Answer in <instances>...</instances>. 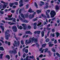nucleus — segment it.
<instances>
[{
    "mask_svg": "<svg viewBox=\"0 0 60 60\" xmlns=\"http://www.w3.org/2000/svg\"><path fill=\"white\" fill-rule=\"evenodd\" d=\"M4 11H0V13L1 14H4Z\"/></svg>",
    "mask_w": 60,
    "mask_h": 60,
    "instance_id": "09e8293b",
    "label": "nucleus"
},
{
    "mask_svg": "<svg viewBox=\"0 0 60 60\" xmlns=\"http://www.w3.org/2000/svg\"><path fill=\"white\" fill-rule=\"evenodd\" d=\"M22 26L23 27V29L24 30H26V24H22Z\"/></svg>",
    "mask_w": 60,
    "mask_h": 60,
    "instance_id": "423d86ee",
    "label": "nucleus"
},
{
    "mask_svg": "<svg viewBox=\"0 0 60 60\" xmlns=\"http://www.w3.org/2000/svg\"><path fill=\"white\" fill-rule=\"evenodd\" d=\"M52 32H53V33H54L55 32V29H52Z\"/></svg>",
    "mask_w": 60,
    "mask_h": 60,
    "instance_id": "6e6d98bb",
    "label": "nucleus"
},
{
    "mask_svg": "<svg viewBox=\"0 0 60 60\" xmlns=\"http://www.w3.org/2000/svg\"><path fill=\"white\" fill-rule=\"evenodd\" d=\"M54 43H57V41H56V40H55V41H54Z\"/></svg>",
    "mask_w": 60,
    "mask_h": 60,
    "instance_id": "0e129e2a",
    "label": "nucleus"
},
{
    "mask_svg": "<svg viewBox=\"0 0 60 60\" xmlns=\"http://www.w3.org/2000/svg\"><path fill=\"white\" fill-rule=\"evenodd\" d=\"M19 19H20L21 20H22V18H21V17H20V15H19Z\"/></svg>",
    "mask_w": 60,
    "mask_h": 60,
    "instance_id": "4c0bfd02",
    "label": "nucleus"
},
{
    "mask_svg": "<svg viewBox=\"0 0 60 60\" xmlns=\"http://www.w3.org/2000/svg\"><path fill=\"white\" fill-rule=\"evenodd\" d=\"M11 13H14V12H15V10H12L11 11Z\"/></svg>",
    "mask_w": 60,
    "mask_h": 60,
    "instance_id": "bf43d9fd",
    "label": "nucleus"
},
{
    "mask_svg": "<svg viewBox=\"0 0 60 60\" xmlns=\"http://www.w3.org/2000/svg\"><path fill=\"white\" fill-rule=\"evenodd\" d=\"M54 45V44H52L51 43H49V47H52V46H53Z\"/></svg>",
    "mask_w": 60,
    "mask_h": 60,
    "instance_id": "5701e85b",
    "label": "nucleus"
},
{
    "mask_svg": "<svg viewBox=\"0 0 60 60\" xmlns=\"http://www.w3.org/2000/svg\"><path fill=\"white\" fill-rule=\"evenodd\" d=\"M7 7V5L5 4H4L3 6V9H5V8Z\"/></svg>",
    "mask_w": 60,
    "mask_h": 60,
    "instance_id": "412c9836",
    "label": "nucleus"
},
{
    "mask_svg": "<svg viewBox=\"0 0 60 60\" xmlns=\"http://www.w3.org/2000/svg\"><path fill=\"white\" fill-rule=\"evenodd\" d=\"M13 19V18H9V20H12Z\"/></svg>",
    "mask_w": 60,
    "mask_h": 60,
    "instance_id": "5fc2aeb1",
    "label": "nucleus"
},
{
    "mask_svg": "<svg viewBox=\"0 0 60 60\" xmlns=\"http://www.w3.org/2000/svg\"><path fill=\"white\" fill-rule=\"evenodd\" d=\"M18 55L19 56H20V52H18Z\"/></svg>",
    "mask_w": 60,
    "mask_h": 60,
    "instance_id": "680f3d73",
    "label": "nucleus"
},
{
    "mask_svg": "<svg viewBox=\"0 0 60 60\" xmlns=\"http://www.w3.org/2000/svg\"><path fill=\"white\" fill-rule=\"evenodd\" d=\"M36 14V12H34V14H32V15L30 14L29 15V18L30 19H33L34 18V16L35 14Z\"/></svg>",
    "mask_w": 60,
    "mask_h": 60,
    "instance_id": "20e7f679",
    "label": "nucleus"
},
{
    "mask_svg": "<svg viewBox=\"0 0 60 60\" xmlns=\"http://www.w3.org/2000/svg\"><path fill=\"white\" fill-rule=\"evenodd\" d=\"M30 42H31V40H29L28 42V44H29V43H30Z\"/></svg>",
    "mask_w": 60,
    "mask_h": 60,
    "instance_id": "e2e57ef3",
    "label": "nucleus"
},
{
    "mask_svg": "<svg viewBox=\"0 0 60 60\" xmlns=\"http://www.w3.org/2000/svg\"><path fill=\"white\" fill-rule=\"evenodd\" d=\"M47 12H48V13H49L50 11V10L49 9L47 10Z\"/></svg>",
    "mask_w": 60,
    "mask_h": 60,
    "instance_id": "8fccbe9b",
    "label": "nucleus"
},
{
    "mask_svg": "<svg viewBox=\"0 0 60 60\" xmlns=\"http://www.w3.org/2000/svg\"><path fill=\"white\" fill-rule=\"evenodd\" d=\"M25 18H28V17H29L28 15V14H26L25 15Z\"/></svg>",
    "mask_w": 60,
    "mask_h": 60,
    "instance_id": "72a5a7b5",
    "label": "nucleus"
},
{
    "mask_svg": "<svg viewBox=\"0 0 60 60\" xmlns=\"http://www.w3.org/2000/svg\"><path fill=\"white\" fill-rule=\"evenodd\" d=\"M22 2H23V0H21L19 1V3L20 4H22Z\"/></svg>",
    "mask_w": 60,
    "mask_h": 60,
    "instance_id": "ea45409f",
    "label": "nucleus"
},
{
    "mask_svg": "<svg viewBox=\"0 0 60 60\" xmlns=\"http://www.w3.org/2000/svg\"><path fill=\"white\" fill-rule=\"evenodd\" d=\"M34 26H36V25H37V23L36 22H35L34 24Z\"/></svg>",
    "mask_w": 60,
    "mask_h": 60,
    "instance_id": "338daca9",
    "label": "nucleus"
},
{
    "mask_svg": "<svg viewBox=\"0 0 60 60\" xmlns=\"http://www.w3.org/2000/svg\"><path fill=\"white\" fill-rule=\"evenodd\" d=\"M26 54L25 53H24L23 55V58H25L26 57Z\"/></svg>",
    "mask_w": 60,
    "mask_h": 60,
    "instance_id": "58836bf2",
    "label": "nucleus"
},
{
    "mask_svg": "<svg viewBox=\"0 0 60 60\" xmlns=\"http://www.w3.org/2000/svg\"><path fill=\"white\" fill-rule=\"evenodd\" d=\"M46 15H47L48 18H49V15L48 14V13L47 12H46Z\"/></svg>",
    "mask_w": 60,
    "mask_h": 60,
    "instance_id": "4be33fe9",
    "label": "nucleus"
},
{
    "mask_svg": "<svg viewBox=\"0 0 60 60\" xmlns=\"http://www.w3.org/2000/svg\"><path fill=\"white\" fill-rule=\"evenodd\" d=\"M28 11L29 12H30V13H32V12H34V11H32L31 9H30Z\"/></svg>",
    "mask_w": 60,
    "mask_h": 60,
    "instance_id": "dca6fc26",
    "label": "nucleus"
},
{
    "mask_svg": "<svg viewBox=\"0 0 60 60\" xmlns=\"http://www.w3.org/2000/svg\"><path fill=\"white\" fill-rule=\"evenodd\" d=\"M25 44L26 46L27 45V44H28V42H27V40H26V41Z\"/></svg>",
    "mask_w": 60,
    "mask_h": 60,
    "instance_id": "c9c22d12",
    "label": "nucleus"
},
{
    "mask_svg": "<svg viewBox=\"0 0 60 60\" xmlns=\"http://www.w3.org/2000/svg\"><path fill=\"white\" fill-rule=\"evenodd\" d=\"M0 27L2 29L3 33H4V27L2 26H0Z\"/></svg>",
    "mask_w": 60,
    "mask_h": 60,
    "instance_id": "f8f14e48",
    "label": "nucleus"
},
{
    "mask_svg": "<svg viewBox=\"0 0 60 60\" xmlns=\"http://www.w3.org/2000/svg\"><path fill=\"white\" fill-rule=\"evenodd\" d=\"M37 12L39 14V13H41V11L39 10H38L37 11Z\"/></svg>",
    "mask_w": 60,
    "mask_h": 60,
    "instance_id": "a878e982",
    "label": "nucleus"
},
{
    "mask_svg": "<svg viewBox=\"0 0 60 60\" xmlns=\"http://www.w3.org/2000/svg\"><path fill=\"white\" fill-rule=\"evenodd\" d=\"M14 49V53L17 54V52L16 50V49Z\"/></svg>",
    "mask_w": 60,
    "mask_h": 60,
    "instance_id": "cd10ccee",
    "label": "nucleus"
},
{
    "mask_svg": "<svg viewBox=\"0 0 60 60\" xmlns=\"http://www.w3.org/2000/svg\"><path fill=\"white\" fill-rule=\"evenodd\" d=\"M50 39L49 38H47L46 40V42H49V41Z\"/></svg>",
    "mask_w": 60,
    "mask_h": 60,
    "instance_id": "bb28decb",
    "label": "nucleus"
},
{
    "mask_svg": "<svg viewBox=\"0 0 60 60\" xmlns=\"http://www.w3.org/2000/svg\"><path fill=\"white\" fill-rule=\"evenodd\" d=\"M6 57L8 59H10V56L9 55H7L6 56Z\"/></svg>",
    "mask_w": 60,
    "mask_h": 60,
    "instance_id": "ddd939ff",
    "label": "nucleus"
},
{
    "mask_svg": "<svg viewBox=\"0 0 60 60\" xmlns=\"http://www.w3.org/2000/svg\"><path fill=\"white\" fill-rule=\"evenodd\" d=\"M17 44L18 46H19V44H20V43L19 42V41H18L17 42Z\"/></svg>",
    "mask_w": 60,
    "mask_h": 60,
    "instance_id": "2f4dec72",
    "label": "nucleus"
},
{
    "mask_svg": "<svg viewBox=\"0 0 60 60\" xmlns=\"http://www.w3.org/2000/svg\"><path fill=\"white\" fill-rule=\"evenodd\" d=\"M49 3H46L45 4V9H47V8H48V7H49V8H50L51 7V6H48V5H49Z\"/></svg>",
    "mask_w": 60,
    "mask_h": 60,
    "instance_id": "0eeeda50",
    "label": "nucleus"
},
{
    "mask_svg": "<svg viewBox=\"0 0 60 60\" xmlns=\"http://www.w3.org/2000/svg\"><path fill=\"white\" fill-rule=\"evenodd\" d=\"M25 52L27 54L28 52V49H25Z\"/></svg>",
    "mask_w": 60,
    "mask_h": 60,
    "instance_id": "6ab92c4d",
    "label": "nucleus"
},
{
    "mask_svg": "<svg viewBox=\"0 0 60 60\" xmlns=\"http://www.w3.org/2000/svg\"><path fill=\"white\" fill-rule=\"evenodd\" d=\"M19 29H20V30H21V29H22L23 28V27L22 26H19Z\"/></svg>",
    "mask_w": 60,
    "mask_h": 60,
    "instance_id": "c85d7f7f",
    "label": "nucleus"
},
{
    "mask_svg": "<svg viewBox=\"0 0 60 60\" xmlns=\"http://www.w3.org/2000/svg\"><path fill=\"white\" fill-rule=\"evenodd\" d=\"M28 29H30L31 28V27L30 26V25H28Z\"/></svg>",
    "mask_w": 60,
    "mask_h": 60,
    "instance_id": "a18cd8bd",
    "label": "nucleus"
},
{
    "mask_svg": "<svg viewBox=\"0 0 60 60\" xmlns=\"http://www.w3.org/2000/svg\"><path fill=\"white\" fill-rule=\"evenodd\" d=\"M26 33L28 34H32V33L30 31H26Z\"/></svg>",
    "mask_w": 60,
    "mask_h": 60,
    "instance_id": "1a4fd4ad",
    "label": "nucleus"
},
{
    "mask_svg": "<svg viewBox=\"0 0 60 60\" xmlns=\"http://www.w3.org/2000/svg\"><path fill=\"white\" fill-rule=\"evenodd\" d=\"M12 22H16V19H15V18L13 19Z\"/></svg>",
    "mask_w": 60,
    "mask_h": 60,
    "instance_id": "79ce46f5",
    "label": "nucleus"
},
{
    "mask_svg": "<svg viewBox=\"0 0 60 60\" xmlns=\"http://www.w3.org/2000/svg\"><path fill=\"white\" fill-rule=\"evenodd\" d=\"M3 54H1L0 55V59H3Z\"/></svg>",
    "mask_w": 60,
    "mask_h": 60,
    "instance_id": "a211bd4d",
    "label": "nucleus"
},
{
    "mask_svg": "<svg viewBox=\"0 0 60 60\" xmlns=\"http://www.w3.org/2000/svg\"><path fill=\"white\" fill-rule=\"evenodd\" d=\"M12 29L13 32H17V28L16 26H14L12 27Z\"/></svg>",
    "mask_w": 60,
    "mask_h": 60,
    "instance_id": "7ed1b4c3",
    "label": "nucleus"
},
{
    "mask_svg": "<svg viewBox=\"0 0 60 60\" xmlns=\"http://www.w3.org/2000/svg\"><path fill=\"white\" fill-rule=\"evenodd\" d=\"M23 40H21V43L22 44V45H23V44H24V42H23Z\"/></svg>",
    "mask_w": 60,
    "mask_h": 60,
    "instance_id": "c03bdc74",
    "label": "nucleus"
},
{
    "mask_svg": "<svg viewBox=\"0 0 60 60\" xmlns=\"http://www.w3.org/2000/svg\"><path fill=\"white\" fill-rule=\"evenodd\" d=\"M56 37L57 38L58 37L59 35V33L58 32H56Z\"/></svg>",
    "mask_w": 60,
    "mask_h": 60,
    "instance_id": "b1692460",
    "label": "nucleus"
},
{
    "mask_svg": "<svg viewBox=\"0 0 60 60\" xmlns=\"http://www.w3.org/2000/svg\"><path fill=\"white\" fill-rule=\"evenodd\" d=\"M43 55L42 54H41L39 56V57H43Z\"/></svg>",
    "mask_w": 60,
    "mask_h": 60,
    "instance_id": "e433bc0d",
    "label": "nucleus"
},
{
    "mask_svg": "<svg viewBox=\"0 0 60 60\" xmlns=\"http://www.w3.org/2000/svg\"><path fill=\"white\" fill-rule=\"evenodd\" d=\"M23 22H24V23H28V21L26 20H24L23 21Z\"/></svg>",
    "mask_w": 60,
    "mask_h": 60,
    "instance_id": "aec40b11",
    "label": "nucleus"
},
{
    "mask_svg": "<svg viewBox=\"0 0 60 60\" xmlns=\"http://www.w3.org/2000/svg\"><path fill=\"white\" fill-rule=\"evenodd\" d=\"M14 5V3H11L10 5V7H11L12 6V5Z\"/></svg>",
    "mask_w": 60,
    "mask_h": 60,
    "instance_id": "7c9ffc66",
    "label": "nucleus"
},
{
    "mask_svg": "<svg viewBox=\"0 0 60 60\" xmlns=\"http://www.w3.org/2000/svg\"><path fill=\"white\" fill-rule=\"evenodd\" d=\"M21 16L23 18H24L25 17H24V15L23 14H21Z\"/></svg>",
    "mask_w": 60,
    "mask_h": 60,
    "instance_id": "393cba45",
    "label": "nucleus"
},
{
    "mask_svg": "<svg viewBox=\"0 0 60 60\" xmlns=\"http://www.w3.org/2000/svg\"><path fill=\"white\" fill-rule=\"evenodd\" d=\"M4 11L5 12H7L8 11V9H6L4 10Z\"/></svg>",
    "mask_w": 60,
    "mask_h": 60,
    "instance_id": "603ef678",
    "label": "nucleus"
},
{
    "mask_svg": "<svg viewBox=\"0 0 60 60\" xmlns=\"http://www.w3.org/2000/svg\"><path fill=\"white\" fill-rule=\"evenodd\" d=\"M14 43L15 44H13V45H14V46L15 47H16V46H17V41H14Z\"/></svg>",
    "mask_w": 60,
    "mask_h": 60,
    "instance_id": "9b49d317",
    "label": "nucleus"
},
{
    "mask_svg": "<svg viewBox=\"0 0 60 60\" xmlns=\"http://www.w3.org/2000/svg\"><path fill=\"white\" fill-rule=\"evenodd\" d=\"M9 18H5V20H9Z\"/></svg>",
    "mask_w": 60,
    "mask_h": 60,
    "instance_id": "de8ad7c7",
    "label": "nucleus"
},
{
    "mask_svg": "<svg viewBox=\"0 0 60 60\" xmlns=\"http://www.w3.org/2000/svg\"><path fill=\"white\" fill-rule=\"evenodd\" d=\"M14 4L15 5H18V2H15Z\"/></svg>",
    "mask_w": 60,
    "mask_h": 60,
    "instance_id": "052dcab7",
    "label": "nucleus"
},
{
    "mask_svg": "<svg viewBox=\"0 0 60 60\" xmlns=\"http://www.w3.org/2000/svg\"><path fill=\"white\" fill-rule=\"evenodd\" d=\"M0 50H1V51H4V48L3 47H0Z\"/></svg>",
    "mask_w": 60,
    "mask_h": 60,
    "instance_id": "9d476101",
    "label": "nucleus"
},
{
    "mask_svg": "<svg viewBox=\"0 0 60 60\" xmlns=\"http://www.w3.org/2000/svg\"><path fill=\"white\" fill-rule=\"evenodd\" d=\"M9 53L10 54H13V53H14V51L12 50H10L9 51Z\"/></svg>",
    "mask_w": 60,
    "mask_h": 60,
    "instance_id": "2eb2a0df",
    "label": "nucleus"
},
{
    "mask_svg": "<svg viewBox=\"0 0 60 60\" xmlns=\"http://www.w3.org/2000/svg\"><path fill=\"white\" fill-rule=\"evenodd\" d=\"M20 4V5H19V7H21V6H23V4Z\"/></svg>",
    "mask_w": 60,
    "mask_h": 60,
    "instance_id": "4d7b16f0",
    "label": "nucleus"
},
{
    "mask_svg": "<svg viewBox=\"0 0 60 60\" xmlns=\"http://www.w3.org/2000/svg\"><path fill=\"white\" fill-rule=\"evenodd\" d=\"M56 10H58L59 9V8L58 6L56 5Z\"/></svg>",
    "mask_w": 60,
    "mask_h": 60,
    "instance_id": "f3484780",
    "label": "nucleus"
},
{
    "mask_svg": "<svg viewBox=\"0 0 60 60\" xmlns=\"http://www.w3.org/2000/svg\"><path fill=\"white\" fill-rule=\"evenodd\" d=\"M41 33V31H36L34 32V34H40Z\"/></svg>",
    "mask_w": 60,
    "mask_h": 60,
    "instance_id": "6e6552de",
    "label": "nucleus"
},
{
    "mask_svg": "<svg viewBox=\"0 0 60 60\" xmlns=\"http://www.w3.org/2000/svg\"><path fill=\"white\" fill-rule=\"evenodd\" d=\"M36 28H37V27L36 26H34V29H36Z\"/></svg>",
    "mask_w": 60,
    "mask_h": 60,
    "instance_id": "69168bd1",
    "label": "nucleus"
},
{
    "mask_svg": "<svg viewBox=\"0 0 60 60\" xmlns=\"http://www.w3.org/2000/svg\"><path fill=\"white\" fill-rule=\"evenodd\" d=\"M41 24V22H40L39 23H38V25H37V26H40Z\"/></svg>",
    "mask_w": 60,
    "mask_h": 60,
    "instance_id": "a19ab883",
    "label": "nucleus"
},
{
    "mask_svg": "<svg viewBox=\"0 0 60 60\" xmlns=\"http://www.w3.org/2000/svg\"><path fill=\"white\" fill-rule=\"evenodd\" d=\"M40 2L42 5H44V2H43L42 1H41Z\"/></svg>",
    "mask_w": 60,
    "mask_h": 60,
    "instance_id": "49530a36",
    "label": "nucleus"
},
{
    "mask_svg": "<svg viewBox=\"0 0 60 60\" xmlns=\"http://www.w3.org/2000/svg\"><path fill=\"white\" fill-rule=\"evenodd\" d=\"M41 34V36L42 37H43L44 36V31H43L42 32Z\"/></svg>",
    "mask_w": 60,
    "mask_h": 60,
    "instance_id": "4468645a",
    "label": "nucleus"
},
{
    "mask_svg": "<svg viewBox=\"0 0 60 60\" xmlns=\"http://www.w3.org/2000/svg\"><path fill=\"white\" fill-rule=\"evenodd\" d=\"M41 16L43 17H45V15H43V14H41Z\"/></svg>",
    "mask_w": 60,
    "mask_h": 60,
    "instance_id": "864d4df0",
    "label": "nucleus"
},
{
    "mask_svg": "<svg viewBox=\"0 0 60 60\" xmlns=\"http://www.w3.org/2000/svg\"><path fill=\"white\" fill-rule=\"evenodd\" d=\"M8 32H10L9 30H7L5 33V38L6 40H8L9 39V37H10V34H8Z\"/></svg>",
    "mask_w": 60,
    "mask_h": 60,
    "instance_id": "f257e3e1",
    "label": "nucleus"
},
{
    "mask_svg": "<svg viewBox=\"0 0 60 60\" xmlns=\"http://www.w3.org/2000/svg\"><path fill=\"white\" fill-rule=\"evenodd\" d=\"M8 17L9 18H11L12 17V14H11V15H8Z\"/></svg>",
    "mask_w": 60,
    "mask_h": 60,
    "instance_id": "473e14b6",
    "label": "nucleus"
},
{
    "mask_svg": "<svg viewBox=\"0 0 60 60\" xmlns=\"http://www.w3.org/2000/svg\"><path fill=\"white\" fill-rule=\"evenodd\" d=\"M26 9H28V7H29V4H27L26 5Z\"/></svg>",
    "mask_w": 60,
    "mask_h": 60,
    "instance_id": "f704fd0d",
    "label": "nucleus"
},
{
    "mask_svg": "<svg viewBox=\"0 0 60 60\" xmlns=\"http://www.w3.org/2000/svg\"><path fill=\"white\" fill-rule=\"evenodd\" d=\"M31 40L32 42H33L34 41L35 42H37L38 41V40L37 38H35L34 37H33L31 38Z\"/></svg>",
    "mask_w": 60,
    "mask_h": 60,
    "instance_id": "39448f33",
    "label": "nucleus"
},
{
    "mask_svg": "<svg viewBox=\"0 0 60 60\" xmlns=\"http://www.w3.org/2000/svg\"><path fill=\"white\" fill-rule=\"evenodd\" d=\"M56 12L54 10H52L51 11L50 13L51 18H54V16L56 15Z\"/></svg>",
    "mask_w": 60,
    "mask_h": 60,
    "instance_id": "f03ea898",
    "label": "nucleus"
},
{
    "mask_svg": "<svg viewBox=\"0 0 60 60\" xmlns=\"http://www.w3.org/2000/svg\"><path fill=\"white\" fill-rule=\"evenodd\" d=\"M52 51L53 52H55V49H54L53 48H52Z\"/></svg>",
    "mask_w": 60,
    "mask_h": 60,
    "instance_id": "37998d69",
    "label": "nucleus"
},
{
    "mask_svg": "<svg viewBox=\"0 0 60 60\" xmlns=\"http://www.w3.org/2000/svg\"><path fill=\"white\" fill-rule=\"evenodd\" d=\"M15 23L13 22H12L11 23H10V25H14V24H15Z\"/></svg>",
    "mask_w": 60,
    "mask_h": 60,
    "instance_id": "3c124183",
    "label": "nucleus"
},
{
    "mask_svg": "<svg viewBox=\"0 0 60 60\" xmlns=\"http://www.w3.org/2000/svg\"><path fill=\"white\" fill-rule=\"evenodd\" d=\"M45 44H43L42 46V48L43 47H45Z\"/></svg>",
    "mask_w": 60,
    "mask_h": 60,
    "instance_id": "13d9d810",
    "label": "nucleus"
},
{
    "mask_svg": "<svg viewBox=\"0 0 60 60\" xmlns=\"http://www.w3.org/2000/svg\"><path fill=\"white\" fill-rule=\"evenodd\" d=\"M5 42L6 44H8V41H5Z\"/></svg>",
    "mask_w": 60,
    "mask_h": 60,
    "instance_id": "774afa93",
    "label": "nucleus"
},
{
    "mask_svg": "<svg viewBox=\"0 0 60 60\" xmlns=\"http://www.w3.org/2000/svg\"><path fill=\"white\" fill-rule=\"evenodd\" d=\"M34 4H35V6L37 8H38V5L37 4V3H36V2H35Z\"/></svg>",
    "mask_w": 60,
    "mask_h": 60,
    "instance_id": "c756f323",
    "label": "nucleus"
}]
</instances>
